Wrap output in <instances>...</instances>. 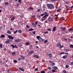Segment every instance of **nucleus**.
I'll use <instances>...</instances> for the list:
<instances>
[{
  "mask_svg": "<svg viewBox=\"0 0 73 73\" xmlns=\"http://www.w3.org/2000/svg\"><path fill=\"white\" fill-rule=\"evenodd\" d=\"M12 54L13 55H16V52H12Z\"/></svg>",
  "mask_w": 73,
  "mask_h": 73,
  "instance_id": "c9c22d12",
  "label": "nucleus"
},
{
  "mask_svg": "<svg viewBox=\"0 0 73 73\" xmlns=\"http://www.w3.org/2000/svg\"><path fill=\"white\" fill-rule=\"evenodd\" d=\"M66 52H69V50L68 49H66Z\"/></svg>",
  "mask_w": 73,
  "mask_h": 73,
  "instance_id": "052dcab7",
  "label": "nucleus"
},
{
  "mask_svg": "<svg viewBox=\"0 0 73 73\" xmlns=\"http://www.w3.org/2000/svg\"><path fill=\"white\" fill-rule=\"evenodd\" d=\"M65 4H66L68 5V4H69V2L68 1H67L65 2Z\"/></svg>",
  "mask_w": 73,
  "mask_h": 73,
  "instance_id": "72a5a7b5",
  "label": "nucleus"
},
{
  "mask_svg": "<svg viewBox=\"0 0 73 73\" xmlns=\"http://www.w3.org/2000/svg\"><path fill=\"white\" fill-rule=\"evenodd\" d=\"M69 67V65H66V68H68Z\"/></svg>",
  "mask_w": 73,
  "mask_h": 73,
  "instance_id": "4c0bfd02",
  "label": "nucleus"
},
{
  "mask_svg": "<svg viewBox=\"0 0 73 73\" xmlns=\"http://www.w3.org/2000/svg\"><path fill=\"white\" fill-rule=\"evenodd\" d=\"M35 31L33 32V35H35L36 34V33H35Z\"/></svg>",
  "mask_w": 73,
  "mask_h": 73,
  "instance_id": "13d9d810",
  "label": "nucleus"
},
{
  "mask_svg": "<svg viewBox=\"0 0 73 73\" xmlns=\"http://www.w3.org/2000/svg\"><path fill=\"white\" fill-rule=\"evenodd\" d=\"M29 46L30 47V49H32V48H33V46H32V45H30Z\"/></svg>",
  "mask_w": 73,
  "mask_h": 73,
  "instance_id": "393cba45",
  "label": "nucleus"
},
{
  "mask_svg": "<svg viewBox=\"0 0 73 73\" xmlns=\"http://www.w3.org/2000/svg\"><path fill=\"white\" fill-rule=\"evenodd\" d=\"M32 25H33L34 27H37V25L35 24L34 23H31Z\"/></svg>",
  "mask_w": 73,
  "mask_h": 73,
  "instance_id": "ddd939ff",
  "label": "nucleus"
},
{
  "mask_svg": "<svg viewBox=\"0 0 73 73\" xmlns=\"http://www.w3.org/2000/svg\"><path fill=\"white\" fill-rule=\"evenodd\" d=\"M15 20V17H13L11 19V21H13Z\"/></svg>",
  "mask_w": 73,
  "mask_h": 73,
  "instance_id": "5701e85b",
  "label": "nucleus"
},
{
  "mask_svg": "<svg viewBox=\"0 0 73 73\" xmlns=\"http://www.w3.org/2000/svg\"><path fill=\"white\" fill-rule=\"evenodd\" d=\"M9 70L8 69L7 70V73H9Z\"/></svg>",
  "mask_w": 73,
  "mask_h": 73,
  "instance_id": "774afa93",
  "label": "nucleus"
},
{
  "mask_svg": "<svg viewBox=\"0 0 73 73\" xmlns=\"http://www.w3.org/2000/svg\"><path fill=\"white\" fill-rule=\"evenodd\" d=\"M45 72L44 70L41 71H40V73H45Z\"/></svg>",
  "mask_w": 73,
  "mask_h": 73,
  "instance_id": "f704fd0d",
  "label": "nucleus"
},
{
  "mask_svg": "<svg viewBox=\"0 0 73 73\" xmlns=\"http://www.w3.org/2000/svg\"><path fill=\"white\" fill-rule=\"evenodd\" d=\"M20 57H21L22 60H24L25 59V56L23 55L20 56Z\"/></svg>",
  "mask_w": 73,
  "mask_h": 73,
  "instance_id": "1a4fd4ad",
  "label": "nucleus"
},
{
  "mask_svg": "<svg viewBox=\"0 0 73 73\" xmlns=\"http://www.w3.org/2000/svg\"><path fill=\"white\" fill-rule=\"evenodd\" d=\"M65 53H64V52H62V53H60V54L61 55H62V54H64Z\"/></svg>",
  "mask_w": 73,
  "mask_h": 73,
  "instance_id": "0e129e2a",
  "label": "nucleus"
},
{
  "mask_svg": "<svg viewBox=\"0 0 73 73\" xmlns=\"http://www.w3.org/2000/svg\"><path fill=\"white\" fill-rule=\"evenodd\" d=\"M61 20H64V17H61Z\"/></svg>",
  "mask_w": 73,
  "mask_h": 73,
  "instance_id": "864d4df0",
  "label": "nucleus"
},
{
  "mask_svg": "<svg viewBox=\"0 0 73 73\" xmlns=\"http://www.w3.org/2000/svg\"><path fill=\"white\" fill-rule=\"evenodd\" d=\"M43 11H45V9L46 8V7H45V6L44 5L43 6Z\"/></svg>",
  "mask_w": 73,
  "mask_h": 73,
  "instance_id": "6ab92c4d",
  "label": "nucleus"
},
{
  "mask_svg": "<svg viewBox=\"0 0 73 73\" xmlns=\"http://www.w3.org/2000/svg\"><path fill=\"white\" fill-rule=\"evenodd\" d=\"M18 2H19V3H20V4H21V3H22L21 0H19L18 1Z\"/></svg>",
  "mask_w": 73,
  "mask_h": 73,
  "instance_id": "79ce46f5",
  "label": "nucleus"
},
{
  "mask_svg": "<svg viewBox=\"0 0 73 73\" xmlns=\"http://www.w3.org/2000/svg\"><path fill=\"white\" fill-rule=\"evenodd\" d=\"M70 65H73V62H71L70 64Z\"/></svg>",
  "mask_w": 73,
  "mask_h": 73,
  "instance_id": "8fccbe9b",
  "label": "nucleus"
},
{
  "mask_svg": "<svg viewBox=\"0 0 73 73\" xmlns=\"http://www.w3.org/2000/svg\"><path fill=\"white\" fill-rule=\"evenodd\" d=\"M47 41H48V40H44V41L43 42H44V43H46V42Z\"/></svg>",
  "mask_w": 73,
  "mask_h": 73,
  "instance_id": "cd10ccee",
  "label": "nucleus"
},
{
  "mask_svg": "<svg viewBox=\"0 0 73 73\" xmlns=\"http://www.w3.org/2000/svg\"><path fill=\"white\" fill-rule=\"evenodd\" d=\"M11 46H12L13 48H15V46H14V45H13V44H12V45H11Z\"/></svg>",
  "mask_w": 73,
  "mask_h": 73,
  "instance_id": "37998d69",
  "label": "nucleus"
},
{
  "mask_svg": "<svg viewBox=\"0 0 73 73\" xmlns=\"http://www.w3.org/2000/svg\"><path fill=\"white\" fill-rule=\"evenodd\" d=\"M61 45V43H58L56 44V46L58 47L59 46H60Z\"/></svg>",
  "mask_w": 73,
  "mask_h": 73,
  "instance_id": "39448f33",
  "label": "nucleus"
},
{
  "mask_svg": "<svg viewBox=\"0 0 73 73\" xmlns=\"http://www.w3.org/2000/svg\"><path fill=\"white\" fill-rule=\"evenodd\" d=\"M34 29H33V28H31L29 29V31H33Z\"/></svg>",
  "mask_w": 73,
  "mask_h": 73,
  "instance_id": "c756f323",
  "label": "nucleus"
},
{
  "mask_svg": "<svg viewBox=\"0 0 73 73\" xmlns=\"http://www.w3.org/2000/svg\"><path fill=\"white\" fill-rule=\"evenodd\" d=\"M2 48V44H0V48Z\"/></svg>",
  "mask_w": 73,
  "mask_h": 73,
  "instance_id": "338daca9",
  "label": "nucleus"
},
{
  "mask_svg": "<svg viewBox=\"0 0 73 73\" xmlns=\"http://www.w3.org/2000/svg\"><path fill=\"white\" fill-rule=\"evenodd\" d=\"M34 52V51L33 50H31L30 52H29L28 53V55H30V54H32V53H33Z\"/></svg>",
  "mask_w": 73,
  "mask_h": 73,
  "instance_id": "20e7f679",
  "label": "nucleus"
},
{
  "mask_svg": "<svg viewBox=\"0 0 73 73\" xmlns=\"http://www.w3.org/2000/svg\"><path fill=\"white\" fill-rule=\"evenodd\" d=\"M29 9L30 10H31H31H33V8L32 7H30L29 8Z\"/></svg>",
  "mask_w": 73,
  "mask_h": 73,
  "instance_id": "c85d7f7f",
  "label": "nucleus"
},
{
  "mask_svg": "<svg viewBox=\"0 0 73 73\" xmlns=\"http://www.w3.org/2000/svg\"><path fill=\"white\" fill-rule=\"evenodd\" d=\"M41 20L42 21H44V20H45V18L42 19Z\"/></svg>",
  "mask_w": 73,
  "mask_h": 73,
  "instance_id": "ea45409f",
  "label": "nucleus"
},
{
  "mask_svg": "<svg viewBox=\"0 0 73 73\" xmlns=\"http://www.w3.org/2000/svg\"><path fill=\"white\" fill-rule=\"evenodd\" d=\"M61 11V9H59L57 10V12H59Z\"/></svg>",
  "mask_w": 73,
  "mask_h": 73,
  "instance_id": "a878e982",
  "label": "nucleus"
},
{
  "mask_svg": "<svg viewBox=\"0 0 73 73\" xmlns=\"http://www.w3.org/2000/svg\"><path fill=\"white\" fill-rule=\"evenodd\" d=\"M8 59L7 58L6 59L5 61H6V62H7V61H8Z\"/></svg>",
  "mask_w": 73,
  "mask_h": 73,
  "instance_id": "5fc2aeb1",
  "label": "nucleus"
},
{
  "mask_svg": "<svg viewBox=\"0 0 73 73\" xmlns=\"http://www.w3.org/2000/svg\"><path fill=\"white\" fill-rule=\"evenodd\" d=\"M18 32L19 33H21V30H19L18 31Z\"/></svg>",
  "mask_w": 73,
  "mask_h": 73,
  "instance_id": "49530a36",
  "label": "nucleus"
},
{
  "mask_svg": "<svg viewBox=\"0 0 73 73\" xmlns=\"http://www.w3.org/2000/svg\"><path fill=\"white\" fill-rule=\"evenodd\" d=\"M3 27L2 26H0V30H1L2 29H3Z\"/></svg>",
  "mask_w": 73,
  "mask_h": 73,
  "instance_id": "58836bf2",
  "label": "nucleus"
},
{
  "mask_svg": "<svg viewBox=\"0 0 73 73\" xmlns=\"http://www.w3.org/2000/svg\"><path fill=\"white\" fill-rule=\"evenodd\" d=\"M43 14H44V15H46L48 14V13H47V12H44L43 13Z\"/></svg>",
  "mask_w": 73,
  "mask_h": 73,
  "instance_id": "a18cd8bd",
  "label": "nucleus"
},
{
  "mask_svg": "<svg viewBox=\"0 0 73 73\" xmlns=\"http://www.w3.org/2000/svg\"><path fill=\"white\" fill-rule=\"evenodd\" d=\"M53 20V18L50 16L48 18V21H52Z\"/></svg>",
  "mask_w": 73,
  "mask_h": 73,
  "instance_id": "423d86ee",
  "label": "nucleus"
},
{
  "mask_svg": "<svg viewBox=\"0 0 73 73\" xmlns=\"http://www.w3.org/2000/svg\"><path fill=\"white\" fill-rule=\"evenodd\" d=\"M7 33H8V34H11V31H7Z\"/></svg>",
  "mask_w": 73,
  "mask_h": 73,
  "instance_id": "7c9ffc66",
  "label": "nucleus"
},
{
  "mask_svg": "<svg viewBox=\"0 0 73 73\" xmlns=\"http://www.w3.org/2000/svg\"><path fill=\"white\" fill-rule=\"evenodd\" d=\"M21 60V58H19L18 59V61H20Z\"/></svg>",
  "mask_w": 73,
  "mask_h": 73,
  "instance_id": "6e6d98bb",
  "label": "nucleus"
},
{
  "mask_svg": "<svg viewBox=\"0 0 73 73\" xmlns=\"http://www.w3.org/2000/svg\"><path fill=\"white\" fill-rule=\"evenodd\" d=\"M26 27L27 28H29V26L28 25H26Z\"/></svg>",
  "mask_w": 73,
  "mask_h": 73,
  "instance_id": "69168bd1",
  "label": "nucleus"
},
{
  "mask_svg": "<svg viewBox=\"0 0 73 73\" xmlns=\"http://www.w3.org/2000/svg\"><path fill=\"white\" fill-rule=\"evenodd\" d=\"M60 49H61V48H62L63 46H60Z\"/></svg>",
  "mask_w": 73,
  "mask_h": 73,
  "instance_id": "bf43d9fd",
  "label": "nucleus"
},
{
  "mask_svg": "<svg viewBox=\"0 0 73 73\" xmlns=\"http://www.w3.org/2000/svg\"><path fill=\"white\" fill-rule=\"evenodd\" d=\"M5 5H8V3L7 2H6L5 3Z\"/></svg>",
  "mask_w": 73,
  "mask_h": 73,
  "instance_id": "bb28decb",
  "label": "nucleus"
},
{
  "mask_svg": "<svg viewBox=\"0 0 73 73\" xmlns=\"http://www.w3.org/2000/svg\"><path fill=\"white\" fill-rule=\"evenodd\" d=\"M63 72L64 73H66V71L65 70H64L63 71Z\"/></svg>",
  "mask_w": 73,
  "mask_h": 73,
  "instance_id": "680f3d73",
  "label": "nucleus"
},
{
  "mask_svg": "<svg viewBox=\"0 0 73 73\" xmlns=\"http://www.w3.org/2000/svg\"><path fill=\"white\" fill-rule=\"evenodd\" d=\"M19 70H21V71H22V72H24V71H25L24 69L23 68H19Z\"/></svg>",
  "mask_w": 73,
  "mask_h": 73,
  "instance_id": "f8f14e48",
  "label": "nucleus"
},
{
  "mask_svg": "<svg viewBox=\"0 0 73 73\" xmlns=\"http://www.w3.org/2000/svg\"><path fill=\"white\" fill-rule=\"evenodd\" d=\"M63 58H64V59H65L67 58H68V56L67 55H66L62 57Z\"/></svg>",
  "mask_w": 73,
  "mask_h": 73,
  "instance_id": "6e6552de",
  "label": "nucleus"
},
{
  "mask_svg": "<svg viewBox=\"0 0 73 73\" xmlns=\"http://www.w3.org/2000/svg\"><path fill=\"white\" fill-rule=\"evenodd\" d=\"M65 6L66 9H67V10H69V8H68L67 5H65Z\"/></svg>",
  "mask_w": 73,
  "mask_h": 73,
  "instance_id": "aec40b11",
  "label": "nucleus"
},
{
  "mask_svg": "<svg viewBox=\"0 0 73 73\" xmlns=\"http://www.w3.org/2000/svg\"><path fill=\"white\" fill-rule=\"evenodd\" d=\"M0 37L1 38H4V37H5V35H1Z\"/></svg>",
  "mask_w": 73,
  "mask_h": 73,
  "instance_id": "dca6fc26",
  "label": "nucleus"
},
{
  "mask_svg": "<svg viewBox=\"0 0 73 73\" xmlns=\"http://www.w3.org/2000/svg\"><path fill=\"white\" fill-rule=\"evenodd\" d=\"M48 68L49 70H50V69H51V67H48Z\"/></svg>",
  "mask_w": 73,
  "mask_h": 73,
  "instance_id": "4d7b16f0",
  "label": "nucleus"
},
{
  "mask_svg": "<svg viewBox=\"0 0 73 73\" xmlns=\"http://www.w3.org/2000/svg\"><path fill=\"white\" fill-rule=\"evenodd\" d=\"M13 62H15V63H17V61L16 60H13Z\"/></svg>",
  "mask_w": 73,
  "mask_h": 73,
  "instance_id": "a19ab883",
  "label": "nucleus"
},
{
  "mask_svg": "<svg viewBox=\"0 0 73 73\" xmlns=\"http://www.w3.org/2000/svg\"><path fill=\"white\" fill-rule=\"evenodd\" d=\"M37 17H38V18H41V16L39 15H37Z\"/></svg>",
  "mask_w": 73,
  "mask_h": 73,
  "instance_id": "3c124183",
  "label": "nucleus"
},
{
  "mask_svg": "<svg viewBox=\"0 0 73 73\" xmlns=\"http://www.w3.org/2000/svg\"><path fill=\"white\" fill-rule=\"evenodd\" d=\"M47 30H48V31H51V29H48Z\"/></svg>",
  "mask_w": 73,
  "mask_h": 73,
  "instance_id": "e2e57ef3",
  "label": "nucleus"
},
{
  "mask_svg": "<svg viewBox=\"0 0 73 73\" xmlns=\"http://www.w3.org/2000/svg\"><path fill=\"white\" fill-rule=\"evenodd\" d=\"M48 56L49 57H50V58L52 59V54H48Z\"/></svg>",
  "mask_w": 73,
  "mask_h": 73,
  "instance_id": "0eeeda50",
  "label": "nucleus"
},
{
  "mask_svg": "<svg viewBox=\"0 0 73 73\" xmlns=\"http://www.w3.org/2000/svg\"><path fill=\"white\" fill-rule=\"evenodd\" d=\"M56 31V27L54 26L53 28V30H52V31H54V32H55Z\"/></svg>",
  "mask_w": 73,
  "mask_h": 73,
  "instance_id": "9d476101",
  "label": "nucleus"
},
{
  "mask_svg": "<svg viewBox=\"0 0 73 73\" xmlns=\"http://www.w3.org/2000/svg\"><path fill=\"white\" fill-rule=\"evenodd\" d=\"M21 41V40L20 39H17L15 40V42H19Z\"/></svg>",
  "mask_w": 73,
  "mask_h": 73,
  "instance_id": "9b49d317",
  "label": "nucleus"
},
{
  "mask_svg": "<svg viewBox=\"0 0 73 73\" xmlns=\"http://www.w3.org/2000/svg\"><path fill=\"white\" fill-rule=\"evenodd\" d=\"M58 68H57V67H56L55 66H54L53 67V69H54V70H56V69Z\"/></svg>",
  "mask_w": 73,
  "mask_h": 73,
  "instance_id": "a211bd4d",
  "label": "nucleus"
},
{
  "mask_svg": "<svg viewBox=\"0 0 73 73\" xmlns=\"http://www.w3.org/2000/svg\"><path fill=\"white\" fill-rule=\"evenodd\" d=\"M38 21H36L35 22V24H36V25L38 24Z\"/></svg>",
  "mask_w": 73,
  "mask_h": 73,
  "instance_id": "de8ad7c7",
  "label": "nucleus"
},
{
  "mask_svg": "<svg viewBox=\"0 0 73 73\" xmlns=\"http://www.w3.org/2000/svg\"><path fill=\"white\" fill-rule=\"evenodd\" d=\"M40 11H41V10H40V9H38L37 11V12H40Z\"/></svg>",
  "mask_w": 73,
  "mask_h": 73,
  "instance_id": "c03bdc74",
  "label": "nucleus"
},
{
  "mask_svg": "<svg viewBox=\"0 0 73 73\" xmlns=\"http://www.w3.org/2000/svg\"><path fill=\"white\" fill-rule=\"evenodd\" d=\"M36 38L38 39V41H40V42H43L44 41V39L42 38H41L40 36H36Z\"/></svg>",
  "mask_w": 73,
  "mask_h": 73,
  "instance_id": "f03ea898",
  "label": "nucleus"
},
{
  "mask_svg": "<svg viewBox=\"0 0 73 73\" xmlns=\"http://www.w3.org/2000/svg\"><path fill=\"white\" fill-rule=\"evenodd\" d=\"M47 6L48 8L52 9L54 8V6L53 4H47Z\"/></svg>",
  "mask_w": 73,
  "mask_h": 73,
  "instance_id": "f257e3e1",
  "label": "nucleus"
},
{
  "mask_svg": "<svg viewBox=\"0 0 73 73\" xmlns=\"http://www.w3.org/2000/svg\"><path fill=\"white\" fill-rule=\"evenodd\" d=\"M17 32V30H16L15 31L13 32L14 33H16Z\"/></svg>",
  "mask_w": 73,
  "mask_h": 73,
  "instance_id": "603ef678",
  "label": "nucleus"
},
{
  "mask_svg": "<svg viewBox=\"0 0 73 73\" xmlns=\"http://www.w3.org/2000/svg\"><path fill=\"white\" fill-rule=\"evenodd\" d=\"M1 71H2V72H4V70H4V69L3 68H1Z\"/></svg>",
  "mask_w": 73,
  "mask_h": 73,
  "instance_id": "09e8293b",
  "label": "nucleus"
},
{
  "mask_svg": "<svg viewBox=\"0 0 73 73\" xmlns=\"http://www.w3.org/2000/svg\"><path fill=\"white\" fill-rule=\"evenodd\" d=\"M70 47L71 48H73V45L72 44H70Z\"/></svg>",
  "mask_w": 73,
  "mask_h": 73,
  "instance_id": "473e14b6",
  "label": "nucleus"
},
{
  "mask_svg": "<svg viewBox=\"0 0 73 73\" xmlns=\"http://www.w3.org/2000/svg\"><path fill=\"white\" fill-rule=\"evenodd\" d=\"M61 29L62 31H65V29H66V28H65V27H61Z\"/></svg>",
  "mask_w": 73,
  "mask_h": 73,
  "instance_id": "f3484780",
  "label": "nucleus"
},
{
  "mask_svg": "<svg viewBox=\"0 0 73 73\" xmlns=\"http://www.w3.org/2000/svg\"><path fill=\"white\" fill-rule=\"evenodd\" d=\"M30 43L29 42H27L26 43V45H30Z\"/></svg>",
  "mask_w": 73,
  "mask_h": 73,
  "instance_id": "412c9836",
  "label": "nucleus"
},
{
  "mask_svg": "<svg viewBox=\"0 0 73 73\" xmlns=\"http://www.w3.org/2000/svg\"><path fill=\"white\" fill-rule=\"evenodd\" d=\"M8 38H9V39H10V40H13L14 38V37H13L11 35H9L8 36Z\"/></svg>",
  "mask_w": 73,
  "mask_h": 73,
  "instance_id": "7ed1b4c3",
  "label": "nucleus"
},
{
  "mask_svg": "<svg viewBox=\"0 0 73 73\" xmlns=\"http://www.w3.org/2000/svg\"><path fill=\"white\" fill-rule=\"evenodd\" d=\"M5 44H9V40H6L5 41Z\"/></svg>",
  "mask_w": 73,
  "mask_h": 73,
  "instance_id": "4be33fe9",
  "label": "nucleus"
},
{
  "mask_svg": "<svg viewBox=\"0 0 73 73\" xmlns=\"http://www.w3.org/2000/svg\"><path fill=\"white\" fill-rule=\"evenodd\" d=\"M73 31V29L72 28L69 29L68 30V31Z\"/></svg>",
  "mask_w": 73,
  "mask_h": 73,
  "instance_id": "e433bc0d",
  "label": "nucleus"
},
{
  "mask_svg": "<svg viewBox=\"0 0 73 73\" xmlns=\"http://www.w3.org/2000/svg\"><path fill=\"white\" fill-rule=\"evenodd\" d=\"M48 15H49V14H46V15H45L43 17H42V18H44H44H46V17H47V16H48Z\"/></svg>",
  "mask_w": 73,
  "mask_h": 73,
  "instance_id": "4468645a",
  "label": "nucleus"
},
{
  "mask_svg": "<svg viewBox=\"0 0 73 73\" xmlns=\"http://www.w3.org/2000/svg\"><path fill=\"white\" fill-rule=\"evenodd\" d=\"M34 57H36V58H39V56H38L36 55H34Z\"/></svg>",
  "mask_w": 73,
  "mask_h": 73,
  "instance_id": "2eb2a0df",
  "label": "nucleus"
},
{
  "mask_svg": "<svg viewBox=\"0 0 73 73\" xmlns=\"http://www.w3.org/2000/svg\"><path fill=\"white\" fill-rule=\"evenodd\" d=\"M55 64L54 62H52L51 63V65L52 66H54V65H55Z\"/></svg>",
  "mask_w": 73,
  "mask_h": 73,
  "instance_id": "b1692460",
  "label": "nucleus"
},
{
  "mask_svg": "<svg viewBox=\"0 0 73 73\" xmlns=\"http://www.w3.org/2000/svg\"><path fill=\"white\" fill-rule=\"evenodd\" d=\"M52 73H54L56 72V70H52Z\"/></svg>",
  "mask_w": 73,
  "mask_h": 73,
  "instance_id": "2f4dec72",
  "label": "nucleus"
}]
</instances>
